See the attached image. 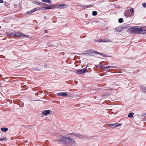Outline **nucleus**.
I'll return each mask as SVG.
<instances>
[{
    "label": "nucleus",
    "instance_id": "obj_14",
    "mask_svg": "<svg viewBox=\"0 0 146 146\" xmlns=\"http://www.w3.org/2000/svg\"><path fill=\"white\" fill-rule=\"evenodd\" d=\"M134 113L133 112L130 113L128 115V117H133V115Z\"/></svg>",
    "mask_w": 146,
    "mask_h": 146
},
{
    "label": "nucleus",
    "instance_id": "obj_46",
    "mask_svg": "<svg viewBox=\"0 0 146 146\" xmlns=\"http://www.w3.org/2000/svg\"><path fill=\"white\" fill-rule=\"evenodd\" d=\"M145 115H146V113H145Z\"/></svg>",
    "mask_w": 146,
    "mask_h": 146
},
{
    "label": "nucleus",
    "instance_id": "obj_12",
    "mask_svg": "<svg viewBox=\"0 0 146 146\" xmlns=\"http://www.w3.org/2000/svg\"><path fill=\"white\" fill-rule=\"evenodd\" d=\"M65 4H60L57 5L58 6V8L60 9H62L64 8V7L65 6Z\"/></svg>",
    "mask_w": 146,
    "mask_h": 146
},
{
    "label": "nucleus",
    "instance_id": "obj_20",
    "mask_svg": "<svg viewBox=\"0 0 146 146\" xmlns=\"http://www.w3.org/2000/svg\"><path fill=\"white\" fill-rule=\"evenodd\" d=\"M35 3L36 5H42L43 4V3L39 1L36 2V3Z\"/></svg>",
    "mask_w": 146,
    "mask_h": 146
},
{
    "label": "nucleus",
    "instance_id": "obj_13",
    "mask_svg": "<svg viewBox=\"0 0 146 146\" xmlns=\"http://www.w3.org/2000/svg\"><path fill=\"white\" fill-rule=\"evenodd\" d=\"M76 135V137H78L80 139H82L84 137V136L83 135L79 134L77 133V135Z\"/></svg>",
    "mask_w": 146,
    "mask_h": 146
},
{
    "label": "nucleus",
    "instance_id": "obj_2",
    "mask_svg": "<svg viewBox=\"0 0 146 146\" xmlns=\"http://www.w3.org/2000/svg\"><path fill=\"white\" fill-rule=\"evenodd\" d=\"M131 30L134 33H138L139 34H144L146 33V30L142 29V28H139L138 26L131 27Z\"/></svg>",
    "mask_w": 146,
    "mask_h": 146
},
{
    "label": "nucleus",
    "instance_id": "obj_32",
    "mask_svg": "<svg viewBox=\"0 0 146 146\" xmlns=\"http://www.w3.org/2000/svg\"><path fill=\"white\" fill-rule=\"evenodd\" d=\"M130 12L131 13H133L134 12V11L133 8H131L130 10Z\"/></svg>",
    "mask_w": 146,
    "mask_h": 146
},
{
    "label": "nucleus",
    "instance_id": "obj_17",
    "mask_svg": "<svg viewBox=\"0 0 146 146\" xmlns=\"http://www.w3.org/2000/svg\"><path fill=\"white\" fill-rule=\"evenodd\" d=\"M115 30L117 32H119L121 31V29L119 27H117L116 28Z\"/></svg>",
    "mask_w": 146,
    "mask_h": 146
},
{
    "label": "nucleus",
    "instance_id": "obj_40",
    "mask_svg": "<svg viewBox=\"0 0 146 146\" xmlns=\"http://www.w3.org/2000/svg\"><path fill=\"white\" fill-rule=\"evenodd\" d=\"M3 0H0V3H3Z\"/></svg>",
    "mask_w": 146,
    "mask_h": 146
},
{
    "label": "nucleus",
    "instance_id": "obj_16",
    "mask_svg": "<svg viewBox=\"0 0 146 146\" xmlns=\"http://www.w3.org/2000/svg\"><path fill=\"white\" fill-rule=\"evenodd\" d=\"M41 1L44 2H46L48 3H51V1L50 0H41Z\"/></svg>",
    "mask_w": 146,
    "mask_h": 146
},
{
    "label": "nucleus",
    "instance_id": "obj_24",
    "mask_svg": "<svg viewBox=\"0 0 146 146\" xmlns=\"http://www.w3.org/2000/svg\"><path fill=\"white\" fill-rule=\"evenodd\" d=\"M123 21V20L122 18H120L118 19V22L120 23H122Z\"/></svg>",
    "mask_w": 146,
    "mask_h": 146
},
{
    "label": "nucleus",
    "instance_id": "obj_9",
    "mask_svg": "<svg viewBox=\"0 0 146 146\" xmlns=\"http://www.w3.org/2000/svg\"><path fill=\"white\" fill-rule=\"evenodd\" d=\"M50 113V110H46L43 111L42 113L45 115H46L49 114Z\"/></svg>",
    "mask_w": 146,
    "mask_h": 146
},
{
    "label": "nucleus",
    "instance_id": "obj_34",
    "mask_svg": "<svg viewBox=\"0 0 146 146\" xmlns=\"http://www.w3.org/2000/svg\"><path fill=\"white\" fill-rule=\"evenodd\" d=\"M95 22V21H92V22H89L88 23H87V24H89L90 23H91V24H93V23L94 22Z\"/></svg>",
    "mask_w": 146,
    "mask_h": 146
},
{
    "label": "nucleus",
    "instance_id": "obj_10",
    "mask_svg": "<svg viewBox=\"0 0 146 146\" xmlns=\"http://www.w3.org/2000/svg\"><path fill=\"white\" fill-rule=\"evenodd\" d=\"M96 53H97L98 54H100L101 55H102L103 56V57H107V56L106 55L102 54L101 53H100V52H97L96 51H95L93 52V55L94 54H96Z\"/></svg>",
    "mask_w": 146,
    "mask_h": 146
},
{
    "label": "nucleus",
    "instance_id": "obj_21",
    "mask_svg": "<svg viewBox=\"0 0 146 146\" xmlns=\"http://www.w3.org/2000/svg\"><path fill=\"white\" fill-rule=\"evenodd\" d=\"M92 6V5H90L82 6H81V7H83L84 9H86V8H88L89 7H91Z\"/></svg>",
    "mask_w": 146,
    "mask_h": 146
},
{
    "label": "nucleus",
    "instance_id": "obj_43",
    "mask_svg": "<svg viewBox=\"0 0 146 146\" xmlns=\"http://www.w3.org/2000/svg\"><path fill=\"white\" fill-rule=\"evenodd\" d=\"M44 18L45 19H46V16H44Z\"/></svg>",
    "mask_w": 146,
    "mask_h": 146
},
{
    "label": "nucleus",
    "instance_id": "obj_38",
    "mask_svg": "<svg viewBox=\"0 0 146 146\" xmlns=\"http://www.w3.org/2000/svg\"><path fill=\"white\" fill-rule=\"evenodd\" d=\"M26 35V36H22V37H27V38H29V36L27 35Z\"/></svg>",
    "mask_w": 146,
    "mask_h": 146
},
{
    "label": "nucleus",
    "instance_id": "obj_47",
    "mask_svg": "<svg viewBox=\"0 0 146 146\" xmlns=\"http://www.w3.org/2000/svg\"><path fill=\"white\" fill-rule=\"evenodd\" d=\"M145 28H146V27H145Z\"/></svg>",
    "mask_w": 146,
    "mask_h": 146
},
{
    "label": "nucleus",
    "instance_id": "obj_28",
    "mask_svg": "<svg viewBox=\"0 0 146 146\" xmlns=\"http://www.w3.org/2000/svg\"><path fill=\"white\" fill-rule=\"evenodd\" d=\"M37 8L38 9V10L40 9L43 11L45 10L44 7H38Z\"/></svg>",
    "mask_w": 146,
    "mask_h": 146
},
{
    "label": "nucleus",
    "instance_id": "obj_29",
    "mask_svg": "<svg viewBox=\"0 0 146 146\" xmlns=\"http://www.w3.org/2000/svg\"><path fill=\"white\" fill-rule=\"evenodd\" d=\"M69 135H73L74 136H76V135H77V133H71L69 134Z\"/></svg>",
    "mask_w": 146,
    "mask_h": 146
},
{
    "label": "nucleus",
    "instance_id": "obj_30",
    "mask_svg": "<svg viewBox=\"0 0 146 146\" xmlns=\"http://www.w3.org/2000/svg\"><path fill=\"white\" fill-rule=\"evenodd\" d=\"M104 65L103 64H102V65H100V66L99 67H100L101 68H104Z\"/></svg>",
    "mask_w": 146,
    "mask_h": 146
},
{
    "label": "nucleus",
    "instance_id": "obj_4",
    "mask_svg": "<svg viewBox=\"0 0 146 146\" xmlns=\"http://www.w3.org/2000/svg\"><path fill=\"white\" fill-rule=\"evenodd\" d=\"M96 41L98 42H111L108 38H106L103 40L101 39H99V40L97 39L96 40Z\"/></svg>",
    "mask_w": 146,
    "mask_h": 146
},
{
    "label": "nucleus",
    "instance_id": "obj_8",
    "mask_svg": "<svg viewBox=\"0 0 146 146\" xmlns=\"http://www.w3.org/2000/svg\"><path fill=\"white\" fill-rule=\"evenodd\" d=\"M57 5L56 4H54V5H49V6L48 7L50 8L49 9H55L57 7Z\"/></svg>",
    "mask_w": 146,
    "mask_h": 146
},
{
    "label": "nucleus",
    "instance_id": "obj_37",
    "mask_svg": "<svg viewBox=\"0 0 146 146\" xmlns=\"http://www.w3.org/2000/svg\"><path fill=\"white\" fill-rule=\"evenodd\" d=\"M45 10V9H49V8H50L48 7H44Z\"/></svg>",
    "mask_w": 146,
    "mask_h": 146
},
{
    "label": "nucleus",
    "instance_id": "obj_5",
    "mask_svg": "<svg viewBox=\"0 0 146 146\" xmlns=\"http://www.w3.org/2000/svg\"><path fill=\"white\" fill-rule=\"evenodd\" d=\"M38 10V9L37 8H35L34 9H33L27 12H26L25 14V15H28L36 11L37 10Z\"/></svg>",
    "mask_w": 146,
    "mask_h": 146
},
{
    "label": "nucleus",
    "instance_id": "obj_45",
    "mask_svg": "<svg viewBox=\"0 0 146 146\" xmlns=\"http://www.w3.org/2000/svg\"><path fill=\"white\" fill-rule=\"evenodd\" d=\"M108 72H109V70H108Z\"/></svg>",
    "mask_w": 146,
    "mask_h": 146
},
{
    "label": "nucleus",
    "instance_id": "obj_44",
    "mask_svg": "<svg viewBox=\"0 0 146 146\" xmlns=\"http://www.w3.org/2000/svg\"><path fill=\"white\" fill-rule=\"evenodd\" d=\"M75 54L74 53H72V54Z\"/></svg>",
    "mask_w": 146,
    "mask_h": 146
},
{
    "label": "nucleus",
    "instance_id": "obj_11",
    "mask_svg": "<svg viewBox=\"0 0 146 146\" xmlns=\"http://www.w3.org/2000/svg\"><path fill=\"white\" fill-rule=\"evenodd\" d=\"M84 55H87V56H90L93 55V52L89 53H84L82 54Z\"/></svg>",
    "mask_w": 146,
    "mask_h": 146
},
{
    "label": "nucleus",
    "instance_id": "obj_15",
    "mask_svg": "<svg viewBox=\"0 0 146 146\" xmlns=\"http://www.w3.org/2000/svg\"><path fill=\"white\" fill-rule=\"evenodd\" d=\"M1 130L3 132H5L8 131V129L7 127H3L1 129Z\"/></svg>",
    "mask_w": 146,
    "mask_h": 146
},
{
    "label": "nucleus",
    "instance_id": "obj_26",
    "mask_svg": "<svg viewBox=\"0 0 146 146\" xmlns=\"http://www.w3.org/2000/svg\"><path fill=\"white\" fill-rule=\"evenodd\" d=\"M7 138L5 137H3V138H0V141H2L3 140H6Z\"/></svg>",
    "mask_w": 146,
    "mask_h": 146
},
{
    "label": "nucleus",
    "instance_id": "obj_19",
    "mask_svg": "<svg viewBox=\"0 0 146 146\" xmlns=\"http://www.w3.org/2000/svg\"><path fill=\"white\" fill-rule=\"evenodd\" d=\"M116 68V67L111 66H104V68H105L107 69L108 68Z\"/></svg>",
    "mask_w": 146,
    "mask_h": 146
},
{
    "label": "nucleus",
    "instance_id": "obj_6",
    "mask_svg": "<svg viewBox=\"0 0 146 146\" xmlns=\"http://www.w3.org/2000/svg\"><path fill=\"white\" fill-rule=\"evenodd\" d=\"M14 36H25L26 35H25L24 34H23L20 33V32L15 33L14 34Z\"/></svg>",
    "mask_w": 146,
    "mask_h": 146
},
{
    "label": "nucleus",
    "instance_id": "obj_42",
    "mask_svg": "<svg viewBox=\"0 0 146 146\" xmlns=\"http://www.w3.org/2000/svg\"><path fill=\"white\" fill-rule=\"evenodd\" d=\"M103 65H104H104H108V64H104Z\"/></svg>",
    "mask_w": 146,
    "mask_h": 146
},
{
    "label": "nucleus",
    "instance_id": "obj_22",
    "mask_svg": "<svg viewBox=\"0 0 146 146\" xmlns=\"http://www.w3.org/2000/svg\"><path fill=\"white\" fill-rule=\"evenodd\" d=\"M97 14V12L96 11H94L92 12V15L93 16H96Z\"/></svg>",
    "mask_w": 146,
    "mask_h": 146
},
{
    "label": "nucleus",
    "instance_id": "obj_35",
    "mask_svg": "<svg viewBox=\"0 0 146 146\" xmlns=\"http://www.w3.org/2000/svg\"><path fill=\"white\" fill-rule=\"evenodd\" d=\"M142 5L143 7L144 8H145L146 7V3H144L142 4Z\"/></svg>",
    "mask_w": 146,
    "mask_h": 146
},
{
    "label": "nucleus",
    "instance_id": "obj_33",
    "mask_svg": "<svg viewBox=\"0 0 146 146\" xmlns=\"http://www.w3.org/2000/svg\"><path fill=\"white\" fill-rule=\"evenodd\" d=\"M53 47V45H47V46L46 47Z\"/></svg>",
    "mask_w": 146,
    "mask_h": 146
},
{
    "label": "nucleus",
    "instance_id": "obj_41",
    "mask_svg": "<svg viewBox=\"0 0 146 146\" xmlns=\"http://www.w3.org/2000/svg\"><path fill=\"white\" fill-rule=\"evenodd\" d=\"M48 31L47 30H46L45 31V33H48Z\"/></svg>",
    "mask_w": 146,
    "mask_h": 146
},
{
    "label": "nucleus",
    "instance_id": "obj_27",
    "mask_svg": "<svg viewBox=\"0 0 146 146\" xmlns=\"http://www.w3.org/2000/svg\"><path fill=\"white\" fill-rule=\"evenodd\" d=\"M121 125V124H119L118 123L115 124V127L120 126Z\"/></svg>",
    "mask_w": 146,
    "mask_h": 146
},
{
    "label": "nucleus",
    "instance_id": "obj_1",
    "mask_svg": "<svg viewBox=\"0 0 146 146\" xmlns=\"http://www.w3.org/2000/svg\"><path fill=\"white\" fill-rule=\"evenodd\" d=\"M60 136V138L56 141L59 143H62L64 146H70V145L73 144L74 143V139L70 137Z\"/></svg>",
    "mask_w": 146,
    "mask_h": 146
},
{
    "label": "nucleus",
    "instance_id": "obj_18",
    "mask_svg": "<svg viewBox=\"0 0 146 146\" xmlns=\"http://www.w3.org/2000/svg\"><path fill=\"white\" fill-rule=\"evenodd\" d=\"M109 96L110 94L109 93H106L102 95V97L103 98H105L106 97Z\"/></svg>",
    "mask_w": 146,
    "mask_h": 146
},
{
    "label": "nucleus",
    "instance_id": "obj_36",
    "mask_svg": "<svg viewBox=\"0 0 146 146\" xmlns=\"http://www.w3.org/2000/svg\"><path fill=\"white\" fill-rule=\"evenodd\" d=\"M54 44L56 46H57V45H58V43H57L56 42H54Z\"/></svg>",
    "mask_w": 146,
    "mask_h": 146
},
{
    "label": "nucleus",
    "instance_id": "obj_3",
    "mask_svg": "<svg viewBox=\"0 0 146 146\" xmlns=\"http://www.w3.org/2000/svg\"><path fill=\"white\" fill-rule=\"evenodd\" d=\"M87 66L84 68L82 69L77 70H76L75 72L78 74H81L86 73L88 72V71L87 70Z\"/></svg>",
    "mask_w": 146,
    "mask_h": 146
},
{
    "label": "nucleus",
    "instance_id": "obj_23",
    "mask_svg": "<svg viewBox=\"0 0 146 146\" xmlns=\"http://www.w3.org/2000/svg\"><path fill=\"white\" fill-rule=\"evenodd\" d=\"M109 125L111 128H113L115 127V124H109Z\"/></svg>",
    "mask_w": 146,
    "mask_h": 146
},
{
    "label": "nucleus",
    "instance_id": "obj_25",
    "mask_svg": "<svg viewBox=\"0 0 146 146\" xmlns=\"http://www.w3.org/2000/svg\"><path fill=\"white\" fill-rule=\"evenodd\" d=\"M141 88L142 89V90L144 92H146V87L143 86L141 87Z\"/></svg>",
    "mask_w": 146,
    "mask_h": 146
},
{
    "label": "nucleus",
    "instance_id": "obj_7",
    "mask_svg": "<svg viewBox=\"0 0 146 146\" xmlns=\"http://www.w3.org/2000/svg\"><path fill=\"white\" fill-rule=\"evenodd\" d=\"M57 96H61L63 97L65 96L68 95V94L66 92H59L56 94Z\"/></svg>",
    "mask_w": 146,
    "mask_h": 146
},
{
    "label": "nucleus",
    "instance_id": "obj_39",
    "mask_svg": "<svg viewBox=\"0 0 146 146\" xmlns=\"http://www.w3.org/2000/svg\"><path fill=\"white\" fill-rule=\"evenodd\" d=\"M43 5V6H47V5H48L46 4H45V3H43V5Z\"/></svg>",
    "mask_w": 146,
    "mask_h": 146
},
{
    "label": "nucleus",
    "instance_id": "obj_31",
    "mask_svg": "<svg viewBox=\"0 0 146 146\" xmlns=\"http://www.w3.org/2000/svg\"><path fill=\"white\" fill-rule=\"evenodd\" d=\"M33 70L35 71H39L40 70L36 68H33Z\"/></svg>",
    "mask_w": 146,
    "mask_h": 146
}]
</instances>
